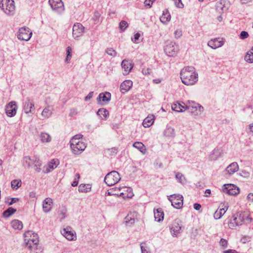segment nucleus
Returning <instances> with one entry per match:
<instances>
[{
    "instance_id": "nucleus-28",
    "label": "nucleus",
    "mask_w": 253,
    "mask_h": 253,
    "mask_svg": "<svg viewBox=\"0 0 253 253\" xmlns=\"http://www.w3.org/2000/svg\"><path fill=\"white\" fill-rule=\"evenodd\" d=\"M154 217L156 221L160 222L164 219V212L161 208L154 210Z\"/></svg>"
},
{
    "instance_id": "nucleus-22",
    "label": "nucleus",
    "mask_w": 253,
    "mask_h": 253,
    "mask_svg": "<svg viewBox=\"0 0 253 253\" xmlns=\"http://www.w3.org/2000/svg\"><path fill=\"white\" fill-rule=\"evenodd\" d=\"M52 200L50 198H46L42 203L43 211L44 212H48L51 211Z\"/></svg>"
},
{
    "instance_id": "nucleus-9",
    "label": "nucleus",
    "mask_w": 253,
    "mask_h": 253,
    "mask_svg": "<svg viewBox=\"0 0 253 253\" xmlns=\"http://www.w3.org/2000/svg\"><path fill=\"white\" fill-rule=\"evenodd\" d=\"M180 221L179 219L175 220L170 226V231L173 237H177L180 233Z\"/></svg>"
},
{
    "instance_id": "nucleus-52",
    "label": "nucleus",
    "mask_w": 253,
    "mask_h": 253,
    "mask_svg": "<svg viewBox=\"0 0 253 253\" xmlns=\"http://www.w3.org/2000/svg\"><path fill=\"white\" fill-rule=\"evenodd\" d=\"M249 37V34L246 31H242L240 35V38L241 39H245Z\"/></svg>"
},
{
    "instance_id": "nucleus-53",
    "label": "nucleus",
    "mask_w": 253,
    "mask_h": 253,
    "mask_svg": "<svg viewBox=\"0 0 253 253\" xmlns=\"http://www.w3.org/2000/svg\"><path fill=\"white\" fill-rule=\"evenodd\" d=\"M192 108H195L196 110H197V108H198V110L200 112H203L204 110L203 107L200 105L199 104L194 103V106H192Z\"/></svg>"
},
{
    "instance_id": "nucleus-8",
    "label": "nucleus",
    "mask_w": 253,
    "mask_h": 253,
    "mask_svg": "<svg viewBox=\"0 0 253 253\" xmlns=\"http://www.w3.org/2000/svg\"><path fill=\"white\" fill-rule=\"evenodd\" d=\"M23 110L26 114L32 113L35 110L34 101L30 97H27L23 102Z\"/></svg>"
},
{
    "instance_id": "nucleus-62",
    "label": "nucleus",
    "mask_w": 253,
    "mask_h": 253,
    "mask_svg": "<svg viewBox=\"0 0 253 253\" xmlns=\"http://www.w3.org/2000/svg\"><path fill=\"white\" fill-rule=\"evenodd\" d=\"M220 207V206L219 207ZM228 204H226V205L225 204H223L221 207V209H224V210H223V211H225V213L226 212V211H227V210H228Z\"/></svg>"
},
{
    "instance_id": "nucleus-29",
    "label": "nucleus",
    "mask_w": 253,
    "mask_h": 253,
    "mask_svg": "<svg viewBox=\"0 0 253 253\" xmlns=\"http://www.w3.org/2000/svg\"><path fill=\"white\" fill-rule=\"evenodd\" d=\"M154 115H149L143 120L142 123L143 126L144 127H148L152 125L154 123Z\"/></svg>"
},
{
    "instance_id": "nucleus-63",
    "label": "nucleus",
    "mask_w": 253,
    "mask_h": 253,
    "mask_svg": "<svg viewBox=\"0 0 253 253\" xmlns=\"http://www.w3.org/2000/svg\"><path fill=\"white\" fill-rule=\"evenodd\" d=\"M223 253H238L236 251L233 250H228L223 252Z\"/></svg>"
},
{
    "instance_id": "nucleus-12",
    "label": "nucleus",
    "mask_w": 253,
    "mask_h": 253,
    "mask_svg": "<svg viewBox=\"0 0 253 253\" xmlns=\"http://www.w3.org/2000/svg\"><path fill=\"white\" fill-rule=\"evenodd\" d=\"M17 110V106L15 101H11L5 107V112L6 115L12 117L15 115Z\"/></svg>"
},
{
    "instance_id": "nucleus-26",
    "label": "nucleus",
    "mask_w": 253,
    "mask_h": 253,
    "mask_svg": "<svg viewBox=\"0 0 253 253\" xmlns=\"http://www.w3.org/2000/svg\"><path fill=\"white\" fill-rule=\"evenodd\" d=\"M170 19L171 16L168 9L163 11V14L160 18L161 22L165 24H167L170 20Z\"/></svg>"
},
{
    "instance_id": "nucleus-33",
    "label": "nucleus",
    "mask_w": 253,
    "mask_h": 253,
    "mask_svg": "<svg viewBox=\"0 0 253 253\" xmlns=\"http://www.w3.org/2000/svg\"><path fill=\"white\" fill-rule=\"evenodd\" d=\"M245 60L249 63H253V46L248 51L244 57Z\"/></svg>"
},
{
    "instance_id": "nucleus-4",
    "label": "nucleus",
    "mask_w": 253,
    "mask_h": 253,
    "mask_svg": "<svg viewBox=\"0 0 253 253\" xmlns=\"http://www.w3.org/2000/svg\"><path fill=\"white\" fill-rule=\"evenodd\" d=\"M178 50V45L176 44L175 42L171 41L168 42L164 48L165 53L170 57L175 56Z\"/></svg>"
},
{
    "instance_id": "nucleus-44",
    "label": "nucleus",
    "mask_w": 253,
    "mask_h": 253,
    "mask_svg": "<svg viewBox=\"0 0 253 253\" xmlns=\"http://www.w3.org/2000/svg\"><path fill=\"white\" fill-rule=\"evenodd\" d=\"M175 178L178 180V181L181 183H184L185 181V177L183 175L179 172L175 174Z\"/></svg>"
},
{
    "instance_id": "nucleus-19",
    "label": "nucleus",
    "mask_w": 253,
    "mask_h": 253,
    "mask_svg": "<svg viewBox=\"0 0 253 253\" xmlns=\"http://www.w3.org/2000/svg\"><path fill=\"white\" fill-rule=\"evenodd\" d=\"M233 220H236L237 223H239V226L241 225L243 222V221L246 219L248 220H251V218L246 216L244 213H238L236 214V216H233Z\"/></svg>"
},
{
    "instance_id": "nucleus-45",
    "label": "nucleus",
    "mask_w": 253,
    "mask_h": 253,
    "mask_svg": "<svg viewBox=\"0 0 253 253\" xmlns=\"http://www.w3.org/2000/svg\"><path fill=\"white\" fill-rule=\"evenodd\" d=\"M72 48L70 46H68L67 49H66V54H67V56H66V58L65 59V61L68 62V61H69L71 58V57H72Z\"/></svg>"
},
{
    "instance_id": "nucleus-46",
    "label": "nucleus",
    "mask_w": 253,
    "mask_h": 253,
    "mask_svg": "<svg viewBox=\"0 0 253 253\" xmlns=\"http://www.w3.org/2000/svg\"><path fill=\"white\" fill-rule=\"evenodd\" d=\"M106 53L109 55L115 57L117 55V52L112 48H109L106 50Z\"/></svg>"
},
{
    "instance_id": "nucleus-55",
    "label": "nucleus",
    "mask_w": 253,
    "mask_h": 253,
    "mask_svg": "<svg viewBox=\"0 0 253 253\" xmlns=\"http://www.w3.org/2000/svg\"><path fill=\"white\" fill-rule=\"evenodd\" d=\"M156 0H145L144 1V4L145 6H149V7H151L153 3Z\"/></svg>"
},
{
    "instance_id": "nucleus-23",
    "label": "nucleus",
    "mask_w": 253,
    "mask_h": 253,
    "mask_svg": "<svg viewBox=\"0 0 253 253\" xmlns=\"http://www.w3.org/2000/svg\"><path fill=\"white\" fill-rule=\"evenodd\" d=\"M53 108L51 106H47L42 110L41 116L42 120L44 119H47L50 117L52 114Z\"/></svg>"
},
{
    "instance_id": "nucleus-6",
    "label": "nucleus",
    "mask_w": 253,
    "mask_h": 253,
    "mask_svg": "<svg viewBox=\"0 0 253 253\" xmlns=\"http://www.w3.org/2000/svg\"><path fill=\"white\" fill-rule=\"evenodd\" d=\"M32 35V33L30 31L28 28L22 27L19 30L17 38L20 40L28 41L30 39Z\"/></svg>"
},
{
    "instance_id": "nucleus-43",
    "label": "nucleus",
    "mask_w": 253,
    "mask_h": 253,
    "mask_svg": "<svg viewBox=\"0 0 253 253\" xmlns=\"http://www.w3.org/2000/svg\"><path fill=\"white\" fill-rule=\"evenodd\" d=\"M11 186L13 189H17L21 186V180H13L11 182Z\"/></svg>"
},
{
    "instance_id": "nucleus-58",
    "label": "nucleus",
    "mask_w": 253,
    "mask_h": 253,
    "mask_svg": "<svg viewBox=\"0 0 253 253\" xmlns=\"http://www.w3.org/2000/svg\"><path fill=\"white\" fill-rule=\"evenodd\" d=\"M19 201V199L17 198H12L11 199V201L8 203V205H11L13 203H16Z\"/></svg>"
},
{
    "instance_id": "nucleus-57",
    "label": "nucleus",
    "mask_w": 253,
    "mask_h": 253,
    "mask_svg": "<svg viewBox=\"0 0 253 253\" xmlns=\"http://www.w3.org/2000/svg\"><path fill=\"white\" fill-rule=\"evenodd\" d=\"M93 94V91L90 92L88 93V94L85 97L84 100L85 101L89 100L90 99H91L92 97Z\"/></svg>"
},
{
    "instance_id": "nucleus-60",
    "label": "nucleus",
    "mask_w": 253,
    "mask_h": 253,
    "mask_svg": "<svg viewBox=\"0 0 253 253\" xmlns=\"http://www.w3.org/2000/svg\"><path fill=\"white\" fill-rule=\"evenodd\" d=\"M194 208L195 210L199 211L201 208V205L198 203H195L194 204Z\"/></svg>"
},
{
    "instance_id": "nucleus-36",
    "label": "nucleus",
    "mask_w": 253,
    "mask_h": 253,
    "mask_svg": "<svg viewBox=\"0 0 253 253\" xmlns=\"http://www.w3.org/2000/svg\"><path fill=\"white\" fill-rule=\"evenodd\" d=\"M91 190L89 184H82L79 186V191L80 192H87Z\"/></svg>"
},
{
    "instance_id": "nucleus-15",
    "label": "nucleus",
    "mask_w": 253,
    "mask_h": 253,
    "mask_svg": "<svg viewBox=\"0 0 253 253\" xmlns=\"http://www.w3.org/2000/svg\"><path fill=\"white\" fill-rule=\"evenodd\" d=\"M84 27L80 23H77L73 27V36L75 38L81 37L84 32Z\"/></svg>"
},
{
    "instance_id": "nucleus-51",
    "label": "nucleus",
    "mask_w": 253,
    "mask_h": 253,
    "mask_svg": "<svg viewBox=\"0 0 253 253\" xmlns=\"http://www.w3.org/2000/svg\"><path fill=\"white\" fill-rule=\"evenodd\" d=\"M66 210L64 208H62L60 211V213H59V216L61 220L64 219L65 214L66 213Z\"/></svg>"
},
{
    "instance_id": "nucleus-64",
    "label": "nucleus",
    "mask_w": 253,
    "mask_h": 253,
    "mask_svg": "<svg viewBox=\"0 0 253 253\" xmlns=\"http://www.w3.org/2000/svg\"><path fill=\"white\" fill-rule=\"evenodd\" d=\"M249 200L253 202V193H249L247 196Z\"/></svg>"
},
{
    "instance_id": "nucleus-56",
    "label": "nucleus",
    "mask_w": 253,
    "mask_h": 253,
    "mask_svg": "<svg viewBox=\"0 0 253 253\" xmlns=\"http://www.w3.org/2000/svg\"><path fill=\"white\" fill-rule=\"evenodd\" d=\"M142 72L144 75H150L152 73V70L150 68L143 69Z\"/></svg>"
},
{
    "instance_id": "nucleus-2",
    "label": "nucleus",
    "mask_w": 253,
    "mask_h": 253,
    "mask_svg": "<svg viewBox=\"0 0 253 253\" xmlns=\"http://www.w3.org/2000/svg\"><path fill=\"white\" fill-rule=\"evenodd\" d=\"M0 8L7 15H13L15 6L13 0H0Z\"/></svg>"
},
{
    "instance_id": "nucleus-14",
    "label": "nucleus",
    "mask_w": 253,
    "mask_h": 253,
    "mask_svg": "<svg viewBox=\"0 0 253 253\" xmlns=\"http://www.w3.org/2000/svg\"><path fill=\"white\" fill-rule=\"evenodd\" d=\"M229 6V3L228 1L225 0H221L217 2L216 4V10L219 13H223L226 11Z\"/></svg>"
},
{
    "instance_id": "nucleus-13",
    "label": "nucleus",
    "mask_w": 253,
    "mask_h": 253,
    "mask_svg": "<svg viewBox=\"0 0 253 253\" xmlns=\"http://www.w3.org/2000/svg\"><path fill=\"white\" fill-rule=\"evenodd\" d=\"M121 66L123 70V75H127L130 72L131 69H132L133 67V64L130 60L124 59L122 62Z\"/></svg>"
},
{
    "instance_id": "nucleus-42",
    "label": "nucleus",
    "mask_w": 253,
    "mask_h": 253,
    "mask_svg": "<svg viewBox=\"0 0 253 253\" xmlns=\"http://www.w3.org/2000/svg\"><path fill=\"white\" fill-rule=\"evenodd\" d=\"M125 222L126 225H131L134 223L135 219L131 216L127 215L125 218Z\"/></svg>"
},
{
    "instance_id": "nucleus-27",
    "label": "nucleus",
    "mask_w": 253,
    "mask_h": 253,
    "mask_svg": "<svg viewBox=\"0 0 253 253\" xmlns=\"http://www.w3.org/2000/svg\"><path fill=\"white\" fill-rule=\"evenodd\" d=\"M86 146L84 142H80L73 150V153L75 155L81 154L86 148Z\"/></svg>"
},
{
    "instance_id": "nucleus-3",
    "label": "nucleus",
    "mask_w": 253,
    "mask_h": 253,
    "mask_svg": "<svg viewBox=\"0 0 253 253\" xmlns=\"http://www.w3.org/2000/svg\"><path fill=\"white\" fill-rule=\"evenodd\" d=\"M121 180V177L119 172L113 170L109 172L104 178V182L109 186H111Z\"/></svg>"
},
{
    "instance_id": "nucleus-16",
    "label": "nucleus",
    "mask_w": 253,
    "mask_h": 253,
    "mask_svg": "<svg viewBox=\"0 0 253 253\" xmlns=\"http://www.w3.org/2000/svg\"><path fill=\"white\" fill-rule=\"evenodd\" d=\"M171 109L172 110L177 112H183L187 109L189 110L190 107V106H187L185 105L183 102L179 103L176 102L172 104Z\"/></svg>"
},
{
    "instance_id": "nucleus-40",
    "label": "nucleus",
    "mask_w": 253,
    "mask_h": 253,
    "mask_svg": "<svg viewBox=\"0 0 253 253\" xmlns=\"http://www.w3.org/2000/svg\"><path fill=\"white\" fill-rule=\"evenodd\" d=\"M165 135L167 137H174L175 135L174 129L170 127H168L165 131Z\"/></svg>"
},
{
    "instance_id": "nucleus-31",
    "label": "nucleus",
    "mask_w": 253,
    "mask_h": 253,
    "mask_svg": "<svg viewBox=\"0 0 253 253\" xmlns=\"http://www.w3.org/2000/svg\"><path fill=\"white\" fill-rule=\"evenodd\" d=\"M40 138L41 141L43 143H48L51 140V136L46 132H41L40 135Z\"/></svg>"
},
{
    "instance_id": "nucleus-7",
    "label": "nucleus",
    "mask_w": 253,
    "mask_h": 253,
    "mask_svg": "<svg viewBox=\"0 0 253 253\" xmlns=\"http://www.w3.org/2000/svg\"><path fill=\"white\" fill-rule=\"evenodd\" d=\"M222 191L224 193L230 195H236L240 192L239 188L232 184L224 185Z\"/></svg>"
},
{
    "instance_id": "nucleus-10",
    "label": "nucleus",
    "mask_w": 253,
    "mask_h": 253,
    "mask_svg": "<svg viewBox=\"0 0 253 253\" xmlns=\"http://www.w3.org/2000/svg\"><path fill=\"white\" fill-rule=\"evenodd\" d=\"M33 238H31L28 240L27 245H29V248L31 250L32 253H39L36 252L38 249V243L39 240L37 239V234L33 233Z\"/></svg>"
},
{
    "instance_id": "nucleus-11",
    "label": "nucleus",
    "mask_w": 253,
    "mask_h": 253,
    "mask_svg": "<svg viewBox=\"0 0 253 253\" xmlns=\"http://www.w3.org/2000/svg\"><path fill=\"white\" fill-rule=\"evenodd\" d=\"M48 2L53 10L58 12L64 10V5L61 0H49Z\"/></svg>"
},
{
    "instance_id": "nucleus-47",
    "label": "nucleus",
    "mask_w": 253,
    "mask_h": 253,
    "mask_svg": "<svg viewBox=\"0 0 253 253\" xmlns=\"http://www.w3.org/2000/svg\"><path fill=\"white\" fill-rule=\"evenodd\" d=\"M237 226H239V223H237L236 220H233V219L228 223V226L231 229H233Z\"/></svg>"
},
{
    "instance_id": "nucleus-38",
    "label": "nucleus",
    "mask_w": 253,
    "mask_h": 253,
    "mask_svg": "<svg viewBox=\"0 0 253 253\" xmlns=\"http://www.w3.org/2000/svg\"><path fill=\"white\" fill-rule=\"evenodd\" d=\"M133 147L138 149L142 153H144L143 150H145V146L142 142L138 141L135 142L133 144Z\"/></svg>"
},
{
    "instance_id": "nucleus-39",
    "label": "nucleus",
    "mask_w": 253,
    "mask_h": 253,
    "mask_svg": "<svg viewBox=\"0 0 253 253\" xmlns=\"http://www.w3.org/2000/svg\"><path fill=\"white\" fill-rule=\"evenodd\" d=\"M57 160H52L50 163L48 164V168L47 169V172H49L51 171V170H53L55 168H56L58 164L57 163Z\"/></svg>"
},
{
    "instance_id": "nucleus-49",
    "label": "nucleus",
    "mask_w": 253,
    "mask_h": 253,
    "mask_svg": "<svg viewBox=\"0 0 253 253\" xmlns=\"http://www.w3.org/2000/svg\"><path fill=\"white\" fill-rule=\"evenodd\" d=\"M174 37L176 39L180 38L182 35V31L181 29H177L174 33Z\"/></svg>"
},
{
    "instance_id": "nucleus-25",
    "label": "nucleus",
    "mask_w": 253,
    "mask_h": 253,
    "mask_svg": "<svg viewBox=\"0 0 253 253\" xmlns=\"http://www.w3.org/2000/svg\"><path fill=\"white\" fill-rule=\"evenodd\" d=\"M222 155V150L216 148L212 150L211 153L209 156V159L211 161H215Z\"/></svg>"
},
{
    "instance_id": "nucleus-18",
    "label": "nucleus",
    "mask_w": 253,
    "mask_h": 253,
    "mask_svg": "<svg viewBox=\"0 0 253 253\" xmlns=\"http://www.w3.org/2000/svg\"><path fill=\"white\" fill-rule=\"evenodd\" d=\"M223 44L224 41L219 38L211 40L208 43V45L214 49L222 46Z\"/></svg>"
},
{
    "instance_id": "nucleus-41",
    "label": "nucleus",
    "mask_w": 253,
    "mask_h": 253,
    "mask_svg": "<svg viewBox=\"0 0 253 253\" xmlns=\"http://www.w3.org/2000/svg\"><path fill=\"white\" fill-rule=\"evenodd\" d=\"M33 161L31 160V158L29 156H26L23 159V165L29 168L33 164Z\"/></svg>"
},
{
    "instance_id": "nucleus-37",
    "label": "nucleus",
    "mask_w": 253,
    "mask_h": 253,
    "mask_svg": "<svg viewBox=\"0 0 253 253\" xmlns=\"http://www.w3.org/2000/svg\"><path fill=\"white\" fill-rule=\"evenodd\" d=\"M223 210H224V209L220 208L219 210L218 209L215 211L213 214V217L215 219H220L222 215L225 214V211H223Z\"/></svg>"
},
{
    "instance_id": "nucleus-32",
    "label": "nucleus",
    "mask_w": 253,
    "mask_h": 253,
    "mask_svg": "<svg viewBox=\"0 0 253 253\" xmlns=\"http://www.w3.org/2000/svg\"><path fill=\"white\" fill-rule=\"evenodd\" d=\"M11 225L14 229L21 230L23 228L22 222L17 219L13 220L11 222Z\"/></svg>"
},
{
    "instance_id": "nucleus-30",
    "label": "nucleus",
    "mask_w": 253,
    "mask_h": 253,
    "mask_svg": "<svg viewBox=\"0 0 253 253\" xmlns=\"http://www.w3.org/2000/svg\"><path fill=\"white\" fill-rule=\"evenodd\" d=\"M111 99V93L109 92H106L105 93H100L98 98L97 101H102L103 102H108Z\"/></svg>"
},
{
    "instance_id": "nucleus-20",
    "label": "nucleus",
    "mask_w": 253,
    "mask_h": 253,
    "mask_svg": "<svg viewBox=\"0 0 253 253\" xmlns=\"http://www.w3.org/2000/svg\"><path fill=\"white\" fill-rule=\"evenodd\" d=\"M132 86V82L130 80H126L120 85V91L122 93L127 92Z\"/></svg>"
},
{
    "instance_id": "nucleus-21",
    "label": "nucleus",
    "mask_w": 253,
    "mask_h": 253,
    "mask_svg": "<svg viewBox=\"0 0 253 253\" xmlns=\"http://www.w3.org/2000/svg\"><path fill=\"white\" fill-rule=\"evenodd\" d=\"M83 135L81 134H78L74 136L70 140V147L73 150L76 146H77L80 142L82 141Z\"/></svg>"
},
{
    "instance_id": "nucleus-59",
    "label": "nucleus",
    "mask_w": 253,
    "mask_h": 253,
    "mask_svg": "<svg viewBox=\"0 0 253 253\" xmlns=\"http://www.w3.org/2000/svg\"><path fill=\"white\" fill-rule=\"evenodd\" d=\"M140 34L136 33L134 35V40H132L134 42H136L140 37Z\"/></svg>"
},
{
    "instance_id": "nucleus-24",
    "label": "nucleus",
    "mask_w": 253,
    "mask_h": 253,
    "mask_svg": "<svg viewBox=\"0 0 253 253\" xmlns=\"http://www.w3.org/2000/svg\"><path fill=\"white\" fill-rule=\"evenodd\" d=\"M239 169V166L236 162H234L229 165L226 169L227 173L231 175L236 172Z\"/></svg>"
},
{
    "instance_id": "nucleus-5",
    "label": "nucleus",
    "mask_w": 253,
    "mask_h": 253,
    "mask_svg": "<svg viewBox=\"0 0 253 253\" xmlns=\"http://www.w3.org/2000/svg\"><path fill=\"white\" fill-rule=\"evenodd\" d=\"M169 200L171 205L176 209H180L183 205V197L181 195H171L169 196Z\"/></svg>"
},
{
    "instance_id": "nucleus-34",
    "label": "nucleus",
    "mask_w": 253,
    "mask_h": 253,
    "mask_svg": "<svg viewBox=\"0 0 253 253\" xmlns=\"http://www.w3.org/2000/svg\"><path fill=\"white\" fill-rule=\"evenodd\" d=\"M16 211V210L12 208L9 207L7 210L4 211L3 212V216L5 217H9L12 214L15 213Z\"/></svg>"
},
{
    "instance_id": "nucleus-48",
    "label": "nucleus",
    "mask_w": 253,
    "mask_h": 253,
    "mask_svg": "<svg viewBox=\"0 0 253 253\" xmlns=\"http://www.w3.org/2000/svg\"><path fill=\"white\" fill-rule=\"evenodd\" d=\"M128 26L127 23L125 21H122L120 23L119 27L122 31H124Z\"/></svg>"
},
{
    "instance_id": "nucleus-61",
    "label": "nucleus",
    "mask_w": 253,
    "mask_h": 253,
    "mask_svg": "<svg viewBox=\"0 0 253 253\" xmlns=\"http://www.w3.org/2000/svg\"><path fill=\"white\" fill-rule=\"evenodd\" d=\"M143 243L141 244V250L142 253H149L144 247V246L142 245Z\"/></svg>"
},
{
    "instance_id": "nucleus-35",
    "label": "nucleus",
    "mask_w": 253,
    "mask_h": 253,
    "mask_svg": "<svg viewBox=\"0 0 253 253\" xmlns=\"http://www.w3.org/2000/svg\"><path fill=\"white\" fill-rule=\"evenodd\" d=\"M97 115L99 116H103L105 119H107L109 115V111L105 108H100L97 112Z\"/></svg>"
},
{
    "instance_id": "nucleus-54",
    "label": "nucleus",
    "mask_w": 253,
    "mask_h": 253,
    "mask_svg": "<svg viewBox=\"0 0 253 253\" xmlns=\"http://www.w3.org/2000/svg\"><path fill=\"white\" fill-rule=\"evenodd\" d=\"M78 111L77 109L73 108L71 109L69 115L70 116L72 117V116L76 115L78 114Z\"/></svg>"
},
{
    "instance_id": "nucleus-1",
    "label": "nucleus",
    "mask_w": 253,
    "mask_h": 253,
    "mask_svg": "<svg viewBox=\"0 0 253 253\" xmlns=\"http://www.w3.org/2000/svg\"><path fill=\"white\" fill-rule=\"evenodd\" d=\"M180 78L184 84L191 85L198 81V74L195 72L193 67L187 66L181 70Z\"/></svg>"
},
{
    "instance_id": "nucleus-50",
    "label": "nucleus",
    "mask_w": 253,
    "mask_h": 253,
    "mask_svg": "<svg viewBox=\"0 0 253 253\" xmlns=\"http://www.w3.org/2000/svg\"><path fill=\"white\" fill-rule=\"evenodd\" d=\"M219 244L221 246H222L224 249L226 248L227 247V244H228V242H227V241L224 239H221L220 242H219Z\"/></svg>"
},
{
    "instance_id": "nucleus-17",
    "label": "nucleus",
    "mask_w": 253,
    "mask_h": 253,
    "mask_svg": "<svg viewBox=\"0 0 253 253\" xmlns=\"http://www.w3.org/2000/svg\"><path fill=\"white\" fill-rule=\"evenodd\" d=\"M62 234L68 240H74L76 238L75 233L71 230L70 227H67L61 231Z\"/></svg>"
}]
</instances>
